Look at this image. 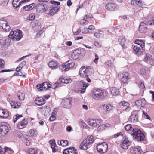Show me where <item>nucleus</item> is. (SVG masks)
I'll use <instances>...</instances> for the list:
<instances>
[{
	"instance_id": "obj_12",
	"label": "nucleus",
	"mask_w": 154,
	"mask_h": 154,
	"mask_svg": "<svg viewBox=\"0 0 154 154\" xmlns=\"http://www.w3.org/2000/svg\"><path fill=\"white\" fill-rule=\"evenodd\" d=\"M72 100L70 98L65 99L61 103V104L64 108H70L72 106L71 104Z\"/></svg>"
},
{
	"instance_id": "obj_25",
	"label": "nucleus",
	"mask_w": 154,
	"mask_h": 154,
	"mask_svg": "<svg viewBox=\"0 0 154 154\" xmlns=\"http://www.w3.org/2000/svg\"><path fill=\"white\" fill-rule=\"evenodd\" d=\"M49 143L51 145V147L52 149L53 152H55L57 150L56 148H57L55 140L54 139L50 140L49 141Z\"/></svg>"
},
{
	"instance_id": "obj_59",
	"label": "nucleus",
	"mask_w": 154,
	"mask_h": 154,
	"mask_svg": "<svg viewBox=\"0 0 154 154\" xmlns=\"http://www.w3.org/2000/svg\"><path fill=\"white\" fill-rule=\"evenodd\" d=\"M5 62L3 59H1L0 60V67H4V66Z\"/></svg>"
},
{
	"instance_id": "obj_62",
	"label": "nucleus",
	"mask_w": 154,
	"mask_h": 154,
	"mask_svg": "<svg viewBox=\"0 0 154 154\" xmlns=\"http://www.w3.org/2000/svg\"><path fill=\"white\" fill-rule=\"evenodd\" d=\"M29 5H26L23 7V9L25 11H28L29 10H31V8H29Z\"/></svg>"
},
{
	"instance_id": "obj_57",
	"label": "nucleus",
	"mask_w": 154,
	"mask_h": 154,
	"mask_svg": "<svg viewBox=\"0 0 154 154\" xmlns=\"http://www.w3.org/2000/svg\"><path fill=\"white\" fill-rule=\"evenodd\" d=\"M26 63V61H23L19 64V66L17 67H23L25 65Z\"/></svg>"
},
{
	"instance_id": "obj_33",
	"label": "nucleus",
	"mask_w": 154,
	"mask_h": 154,
	"mask_svg": "<svg viewBox=\"0 0 154 154\" xmlns=\"http://www.w3.org/2000/svg\"><path fill=\"white\" fill-rule=\"evenodd\" d=\"M135 43L138 45V46L143 48L144 47L145 43L142 40L137 39L135 41Z\"/></svg>"
},
{
	"instance_id": "obj_45",
	"label": "nucleus",
	"mask_w": 154,
	"mask_h": 154,
	"mask_svg": "<svg viewBox=\"0 0 154 154\" xmlns=\"http://www.w3.org/2000/svg\"><path fill=\"white\" fill-rule=\"evenodd\" d=\"M22 117L23 116L22 115H19L18 114H16L15 116L13 117L14 122L15 123L19 118Z\"/></svg>"
},
{
	"instance_id": "obj_41",
	"label": "nucleus",
	"mask_w": 154,
	"mask_h": 154,
	"mask_svg": "<svg viewBox=\"0 0 154 154\" xmlns=\"http://www.w3.org/2000/svg\"><path fill=\"white\" fill-rule=\"evenodd\" d=\"M60 82H59L58 81L54 83L51 85V87L53 89H55L57 87H60V85H59Z\"/></svg>"
},
{
	"instance_id": "obj_47",
	"label": "nucleus",
	"mask_w": 154,
	"mask_h": 154,
	"mask_svg": "<svg viewBox=\"0 0 154 154\" xmlns=\"http://www.w3.org/2000/svg\"><path fill=\"white\" fill-rule=\"evenodd\" d=\"M88 21L86 20L84 18L83 19L81 20L80 24L81 25H86L88 24Z\"/></svg>"
},
{
	"instance_id": "obj_28",
	"label": "nucleus",
	"mask_w": 154,
	"mask_h": 154,
	"mask_svg": "<svg viewBox=\"0 0 154 154\" xmlns=\"http://www.w3.org/2000/svg\"><path fill=\"white\" fill-rule=\"evenodd\" d=\"M1 48L2 50H6L8 48L9 44L5 41H3L1 42Z\"/></svg>"
},
{
	"instance_id": "obj_60",
	"label": "nucleus",
	"mask_w": 154,
	"mask_h": 154,
	"mask_svg": "<svg viewBox=\"0 0 154 154\" xmlns=\"http://www.w3.org/2000/svg\"><path fill=\"white\" fill-rule=\"evenodd\" d=\"M96 120V126L102 122V120L100 119H95Z\"/></svg>"
},
{
	"instance_id": "obj_51",
	"label": "nucleus",
	"mask_w": 154,
	"mask_h": 154,
	"mask_svg": "<svg viewBox=\"0 0 154 154\" xmlns=\"http://www.w3.org/2000/svg\"><path fill=\"white\" fill-rule=\"evenodd\" d=\"M35 15L33 14H32L29 15L28 18V20L29 21L33 20L35 19Z\"/></svg>"
},
{
	"instance_id": "obj_5",
	"label": "nucleus",
	"mask_w": 154,
	"mask_h": 154,
	"mask_svg": "<svg viewBox=\"0 0 154 154\" xmlns=\"http://www.w3.org/2000/svg\"><path fill=\"white\" fill-rule=\"evenodd\" d=\"M101 112L105 114L112 111L113 109L112 106L110 104H104L100 106Z\"/></svg>"
},
{
	"instance_id": "obj_48",
	"label": "nucleus",
	"mask_w": 154,
	"mask_h": 154,
	"mask_svg": "<svg viewBox=\"0 0 154 154\" xmlns=\"http://www.w3.org/2000/svg\"><path fill=\"white\" fill-rule=\"evenodd\" d=\"M60 144L62 146H66L68 144V142L66 140H62L61 141H60Z\"/></svg>"
},
{
	"instance_id": "obj_42",
	"label": "nucleus",
	"mask_w": 154,
	"mask_h": 154,
	"mask_svg": "<svg viewBox=\"0 0 154 154\" xmlns=\"http://www.w3.org/2000/svg\"><path fill=\"white\" fill-rule=\"evenodd\" d=\"M135 104L138 107H143L144 106V104L140 100L136 101L135 102Z\"/></svg>"
},
{
	"instance_id": "obj_55",
	"label": "nucleus",
	"mask_w": 154,
	"mask_h": 154,
	"mask_svg": "<svg viewBox=\"0 0 154 154\" xmlns=\"http://www.w3.org/2000/svg\"><path fill=\"white\" fill-rule=\"evenodd\" d=\"M50 2L51 4H52L54 5L55 6H58L60 4V3L58 1H51V0L50 1Z\"/></svg>"
},
{
	"instance_id": "obj_37",
	"label": "nucleus",
	"mask_w": 154,
	"mask_h": 154,
	"mask_svg": "<svg viewBox=\"0 0 154 154\" xmlns=\"http://www.w3.org/2000/svg\"><path fill=\"white\" fill-rule=\"evenodd\" d=\"M5 152L11 153L13 152V151L11 149L8 148H5L4 151L3 150L0 151V154H5Z\"/></svg>"
},
{
	"instance_id": "obj_53",
	"label": "nucleus",
	"mask_w": 154,
	"mask_h": 154,
	"mask_svg": "<svg viewBox=\"0 0 154 154\" xmlns=\"http://www.w3.org/2000/svg\"><path fill=\"white\" fill-rule=\"evenodd\" d=\"M80 125L82 126L84 128H87V124L83 121L82 120L80 122Z\"/></svg>"
},
{
	"instance_id": "obj_6",
	"label": "nucleus",
	"mask_w": 154,
	"mask_h": 154,
	"mask_svg": "<svg viewBox=\"0 0 154 154\" xmlns=\"http://www.w3.org/2000/svg\"><path fill=\"white\" fill-rule=\"evenodd\" d=\"M30 0H13L12 2L14 8H17L21 5L26 3Z\"/></svg>"
},
{
	"instance_id": "obj_29",
	"label": "nucleus",
	"mask_w": 154,
	"mask_h": 154,
	"mask_svg": "<svg viewBox=\"0 0 154 154\" xmlns=\"http://www.w3.org/2000/svg\"><path fill=\"white\" fill-rule=\"evenodd\" d=\"M143 48L141 47L140 48V47L136 45L134 47L133 49L136 52L140 54H141L143 50Z\"/></svg>"
},
{
	"instance_id": "obj_34",
	"label": "nucleus",
	"mask_w": 154,
	"mask_h": 154,
	"mask_svg": "<svg viewBox=\"0 0 154 154\" xmlns=\"http://www.w3.org/2000/svg\"><path fill=\"white\" fill-rule=\"evenodd\" d=\"M110 92L113 95H117L119 94V91L116 88H112L110 89Z\"/></svg>"
},
{
	"instance_id": "obj_30",
	"label": "nucleus",
	"mask_w": 154,
	"mask_h": 154,
	"mask_svg": "<svg viewBox=\"0 0 154 154\" xmlns=\"http://www.w3.org/2000/svg\"><path fill=\"white\" fill-rule=\"evenodd\" d=\"M109 126L108 124L101 125L98 127L97 131H101L106 129Z\"/></svg>"
},
{
	"instance_id": "obj_49",
	"label": "nucleus",
	"mask_w": 154,
	"mask_h": 154,
	"mask_svg": "<svg viewBox=\"0 0 154 154\" xmlns=\"http://www.w3.org/2000/svg\"><path fill=\"white\" fill-rule=\"evenodd\" d=\"M44 34V31L42 30H41L37 34L36 37L39 38L42 37L43 36Z\"/></svg>"
},
{
	"instance_id": "obj_18",
	"label": "nucleus",
	"mask_w": 154,
	"mask_h": 154,
	"mask_svg": "<svg viewBox=\"0 0 154 154\" xmlns=\"http://www.w3.org/2000/svg\"><path fill=\"white\" fill-rule=\"evenodd\" d=\"M137 114L136 113H132L128 121L131 123H134L138 121V116Z\"/></svg>"
},
{
	"instance_id": "obj_43",
	"label": "nucleus",
	"mask_w": 154,
	"mask_h": 154,
	"mask_svg": "<svg viewBox=\"0 0 154 154\" xmlns=\"http://www.w3.org/2000/svg\"><path fill=\"white\" fill-rule=\"evenodd\" d=\"M133 129L134 128H132L131 124H127L125 126V130L126 131H129L130 134L131 132L133 130Z\"/></svg>"
},
{
	"instance_id": "obj_58",
	"label": "nucleus",
	"mask_w": 154,
	"mask_h": 154,
	"mask_svg": "<svg viewBox=\"0 0 154 154\" xmlns=\"http://www.w3.org/2000/svg\"><path fill=\"white\" fill-rule=\"evenodd\" d=\"M148 23L150 25H152L154 24V17H152L151 20L149 21Z\"/></svg>"
},
{
	"instance_id": "obj_56",
	"label": "nucleus",
	"mask_w": 154,
	"mask_h": 154,
	"mask_svg": "<svg viewBox=\"0 0 154 154\" xmlns=\"http://www.w3.org/2000/svg\"><path fill=\"white\" fill-rule=\"evenodd\" d=\"M81 29H78L76 31H73L74 35H78L81 32Z\"/></svg>"
},
{
	"instance_id": "obj_20",
	"label": "nucleus",
	"mask_w": 154,
	"mask_h": 154,
	"mask_svg": "<svg viewBox=\"0 0 154 154\" xmlns=\"http://www.w3.org/2000/svg\"><path fill=\"white\" fill-rule=\"evenodd\" d=\"M8 127L5 125H2L0 127V133L2 135H5L8 133Z\"/></svg>"
},
{
	"instance_id": "obj_10",
	"label": "nucleus",
	"mask_w": 154,
	"mask_h": 154,
	"mask_svg": "<svg viewBox=\"0 0 154 154\" xmlns=\"http://www.w3.org/2000/svg\"><path fill=\"white\" fill-rule=\"evenodd\" d=\"M0 27L5 30L6 32L9 31L10 29V26L8 25L7 22L3 20H0Z\"/></svg>"
},
{
	"instance_id": "obj_13",
	"label": "nucleus",
	"mask_w": 154,
	"mask_h": 154,
	"mask_svg": "<svg viewBox=\"0 0 154 154\" xmlns=\"http://www.w3.org/2000/svg\"><path fill=\"white\" fill-rule=\"evenodd\" d=\"M58 10L57 7H49L45 11V13L50 15L53 16L55 14Z\"/></svg>"
},
{
	"instance_id": "obj_16",
	"label": "nucleus",
	"mask_w": 154,
	"mask_h": 154,
	"mask_svg": "<svg viewBox=\"0 0 154 154\" xmlns=\"http://www.w3.org/2000/svg\"><path fill=\"white\" fill-rule=\"evenodd\" d=\"M146 29L147 25L144 22L141 21L139 27V31L141 33H144L146 32Z\"/></svg>"
},
{
	"instance_id": "obj_44",
	"label": "nucleus",
	"mask_w": 154,
	"mask_h": 154,
	"mask_svg": "<svg viewBox=\"0 0 154 154\" xmlns=\"http://www.w3.org/2000/svg\"><path fill=\"white\" fill-rule=\"evenodd\" d=\"M29 133L31 136H35L37 134V131L36 130L31 129L29 131Z\"/></svg>"
},
{
	"instance_id": "obj_61",
	"label": "nucleus",
	"mask_w": 154,
	"mask_h": 154,
	"mask_svg": "<svg viewBox=\"0 0 154 154\" xmlns=\"http://www.w3.org/2000/svg\"><path fill=\"white\" fill-rule=\"evenodd\" d=\"M88 28H85L82 31V32L84 34L88 33L89 32Z\"/></svg>"
},
{
	"instance_id": "obj_52",
	"label": "nucleus",
	"mask_w": 154,
	"mask_h": 154,
	"mask_svg": "<svg viewBox=\"0 0 154 154\" xmlns=\"http://www.w3.org/2000/svg\"><path fill=\"white\" fill-rule=\"evenodd\" d=\"M69 68H60L59 69L60 71L63 73H64L66 71L69 70Z\"/></svg>"
},
{
	"instance_id": "obj_1",
	"label": "nucleus",
	"mask_w": 154,
	"mask_h": 154,
	"mask_svg": "<svg viewBox=\"0 0 154 154\" xmlns=\"http://www.w3.org/2000/svg\"><path fill=\"white\" fill-rule=\"evenodd\" d=\"M92 94L93 98L96 100H102L106 96V92L100 89L94 90Z\"/></svg>"
},
{
	"instance_id": "obj_2",
	"label": "nucleus",
	"mask_w": 154,
	"mask_h": 154,
	"mask_svg": "<svg viewBox=\"0 0 154 154\" xmlns=\"http://www.w3.org/2000/svg\"><path fill=\"white\" fill-rule=\"evenodd\" d=\"M131 134L133 136L136 140L141 141L144 140V135L140 129H133L131 132Z\"/></svg>"
},
{
	"instance_id": "obj_36",
	"label": "nucleus",
	"mask_w": 154,
	"mask_h": 154,
	"mask_svg": "<svg viewBox=\"0 0 154 154\" xmlns=\"http://www.w3.org/2000/svg\"><path fill=\"white\" fill-rule=\"evenodd\" d=\"M42 108L43 110L45 111V115H47L48 114H50L51 112V110L50 108L48 107L47 106H44L42 107Z\"/></svg>"
},
{
	"instance_id": "obj_8",
	"label": "nucleus",
	"mask_w": 154,
	"mask_h": 154,
	"mask_svg": "<svg viewBox=\"0 0 154 154\" xmlns=\"http://www.w3.org/2000/svg\"><path fill=\"white\" fill-rule=\"evenodd\" d=\"M131 142L126 137L124 138L122 140L121 146L124 149H127L131 144Z\"/></svg>"
},
{
	"instance_id": "obj_19",
	"label": "nucleus",
	"mask_w": 154,
	"mask_h": 154,
	"mask_svg": "<svg viewBox=\"0 0 154 154\" xmlns=\"http://www.w3.org/2000/svg\"><path fill=\"white\" fill-rule=\"evenodd\" d=\"M9 115V113L6 110H3L0 109V117L3 118H6Z\"/></svg>"
},
{
	"instance_id": "obj_27",
	"label": "nucleus",
	"mask_w": 154,
	"mask_h": 154,
	"mask_svg": "<svg viewBox=\"0 0 154 154\" xmlns=\"http://www.w3.org/2000/svg\"><path fill=\"white\" fill-rule=\"evenodd\" d=\"M130 152L131 154H140L141 153L140 149L135 147L131 148Z\"/></svg>"
},
{
	"instance_id": "obj_64",
	"label": "nucleus",
	"mask_w": 154,
	"mask_h": 154,
	"mask_svg": "<svg viewBox=\"0 0 154 154\" xmlns=\"http://www.w3.org/2000/svg\"><path fill=\"white\" fill-rule=\"evenodd\" d=\"M136 4L140 7H142V3L140 0H137Z\"/></svg>"
},
{
	"instance_id": "obj_40",
	"label": "nucleus",
	"mask_w": 154,
	"mask_h": 154,
	"mask_svg": "<svg viewBox=\"0 0 154 154\" xmlns=\"http://www.w3.org/2000/svg\"><path fill=\"white\" fill-rule=\"evenodd\" d=\"M28 152L29 154H35L37 153V150L33 148H29Z\"/></svg>"
},
{
	"instance_id": "obj_21",
	"label": "nucleus",
	"mask_w": 154,
	"mask_h": 154,
	"mask_svg": "<svg viewBox=\"0 0 154 154\" xmlns=\"http://www.w3.org/2000/svg\"><path fill=\"white\" fill-rule=\"evenodd\" d=\"M75 63L72 60H69L65 63L62 64L61 66H64V67H73L75 65Z\"/></svg>"
},
{
	"instance_id": "obj_35",
	"label": "nucleus",
	"mask_w": 154,
	"mask_h": 154,
	"mask_svg": "<svg viewBox=\"0 0 154 154\" xmlns=\"http://www.w3.org/2000/svg\"><path fill=\"white\" fill-rule=\"evenodd\" d=\"M119 42L120 44L122 46H123L125 45V37L123 36H120L119 38Z\"/></svg>"
},
{
	"instance_id": "obj_38",
	"label": "nucleus",
	"mask_w": 154,
	"mask_h": 154,
	"mask_svg": "<svg viewBox=\"0 0 154 154\" xmlns=\"http://www.w3.org/2000/svg\"><path fill=\"white\" fill-rule=\"evenodd\" d=\"M89 124L91 125L94 127H96V120L95 119H89L88 121Z\"/></svg>"
},
{
	"instance_id": "obj_15",
	"label": "nucleus",
	"mask_w": 154,
	"mask_h": 154,
	"mask_svg": "<svg viewBox=\"0 0 154 154\" xmlns=\"http://www.w3.org/2000/svg\"><path fill=\"white\" fill-rule=\"evenodd\" d=\"M76 149L74 147H70L63 151V154H77Z\"/></svg>"
},
{
	"instance_id": "obj_39",
	"label": "nucleus",
	"mask_w": 154,
	"mask_h": 154,
	"mask_svg": "<svg viewBox=\"0 0 154 154\" xmlns=\"http://www.w3.org/2000/svg\"><path fill=\"white\" fill-rule=\"evenodd\" d=\"M11 107L14 108H18L20 106V103H15L13 101L11 103Z\"/></svg>"
},
{
	"instance_id": "obj_23",
	"label": "nucleus",
	"mask_w": 154,
	"mask_h": 154,
	"mask_svg": "<svg viewBox=\"0 0 154 154\" xmlns=\"http://www.w3.org/2000/svg\"><path fill=\"white\" fill-rule=\"evenodd\" d=\"M88 68H80L79 71L80 75L83 77H86L87 75V72L88 71Z\"/></svg>"
},
{
	"instance_id": "obj_54",
	"label": "nucleus",
	"mask_w": 154,
	"mask_h": 154,
	"mask_svg": "<svg viewBox=\"0 0 154 154\" xmlns=\"http://www.w3.org/2000/svg\"><path fill=\"white\" fill-rule=\"evenodd\" d=\"M121 104L122 106L124 107H125L126 106H129V104L128 102L125 101L122 102Z\"/></svg>"
},
{
	"instance_id": "obj_14",
	"label": "nucleus",
	"mask_w": 154,
	"mask_h": 154,
	"mask_svg": "<svg viewBox=\"0 0 154 154\" xmlns=\"http://www.w3.org/2000/svg\"><path fill=\"white\" fill-rule=\"evenodd\" d=\"M80 86L81 89L80 92L83 93L85 92L86 88L89 85L88 83L84 82L83 80L79 82Z\"/></svg>"
},
{
	"instance_id": "obj_22",
	"label": "nucleus",
	"mask_w": 154,
	"mask_h": 154,
	"mask_svg": "<svg viewBox=\"0 0 154 154\" xmlns=\"http://www.w3.org/2000/svg\"><path fill=\"white\" fill-rule=\"evenodd\" d=\"M35 102L37 105L40 106L44 104L45 103V100L42 98L39 97L35 99Z\"/></svg>"
},
{
	"instance_id": "obj_31",
	"label": "nucleus",
	"mask_w": 154,
	"mask_h": 154,
	"mask_svg": "<svg viewBox=\"0 0 154 154\" xmlns=\"http://www.w3.org/2000/svg\"><path fill=\"white\" fill-rule=\"evenodd\" d=\"M85 140H86V141L88 143L87 144L89 145L93 143L94 141V139L92 136L87 137Z\"/></svg>"
},
{
	"instance_id": "obj_4",
	"label": "nucleus",
	"mask_w": 154,
	"mask_h": 154,
	"mask_svg": "<svg viewBox=\"0 0 154 154\" xmlns=\"http://www.w3.org/2000/svg\"><path fill=\"white\" fill-rule=\"evenodd\" d=\"M97 150L101 153L105 152L108 149L107 144L105 142L101 143L97 147Z\"/></svg>"
},
{
	"instance_id": "obj_46",
	"label": "nucleus",
	"mask_w": 154,
	"mask_h": 154,
	"mask_svg": "<svg viewBox=\"0 0 154 154\" xmlns=\"http://www.w3.org/2000/svg\"><path fill=\"white\" fill-rule=\"evenodd\" d=\"M25 73L24 72H22L20 70V71L18 72H15L14 73V76H16V75H19V76H22L23 77H25Z\"/></svg>"
},
{
	"instance_id": "obj_9",
	"label": "nucleus",
	"mask_w": 154,
	"mask_h": 154,
	"mask_svg": "<svg viewBox=\"0 0 154 154\" xmlns=\"http://www.w3.org/2000/svg\"><path fill=\"white\" fill-rule=\"evenodd\" d=\"M37 88L39 91L47 90L48 88H51V84L47 82H45L42 84H38Z\"/></svg>"
},
{
	"instance_id": "obj_24",
	"label": "nucleus",
	"mask_w": 154,
	"mask_h": 154,
	"mask_svg": "<svg viewBox=\"0 0 154 154\" xmlns=\"http://www.w3.org/2000/svg\"><path fill=\"white\" fill-rule=\"evenodd\" d=\"M48 64L49 67H60V65H59L57 62L53 60L49 62Z\"/></svg>"
},
{
	"instance_id": "obj_32",
	"label": "nucleus",
	"mask_w": 154,
	"mask_h": 154,
	"mask_svg": "<svg viewBox=\"0 0 154 154\" xmlns=\"http://www.w3.org/2000/svg\"><path fill=\"white\" fill-rule=\"evenodd\" d=\"M17 96L20 100H23L25 97V93L22 91H19L17 92Z\"/></svg>"
},
{
	"instance_id": "obj_26",
	"label": "nucleus",
	"mask_w": 154,
	"mask_h": 154,
	"mask_svg": "<svg viewBox=\"0 0 154 154\" xmlns=\"http://www.w3.org/2000/svg\"><path fill=\"white\" fill-rule=\"evenodd\" d=\"M87 143L86 140H84L80 144L81 148L83 150H86L90 145L89 144H87Z\"/></svg>"
},
{
	"instance_id": "obj_3",
	"label": "nucleus",
	"mask_w": 154,
	"mask_h": 154,
	"mask_svg": "<svg viewBox=\"0 0 154 154\" xmlns=\"http://www.w3.org/2000/svg\"><path fill=\"white\" fill-rule=\"evenodd\" d=\"M22 32L20 30H17L14 31L12 29L10 32L8 37L13 41H18L22 38Z\"/></svg>"
},
{
	"instance_id": "obj_63",
	"label": "nucleus",
	"mask_w": 154,
	"mask_h": 154,
	"mask_svg": "<svg viewBox=\"0 0 154 154\" xmlns=\"http://www.w3.org/2000/svg\"><path fill=\"white\" fill-rule=\"evenodd\" d=\"M72 80L70 78H68L67 79H65L64 83L66 84L70 83L72 82Z\"/></svg>"
},
{
	"instance_id": "obj_50",
	"label": "nucleus",
	"mask_w": 154,
	"mask_h": 154,
	"mask_svg": "<svg viewBox=\"0 0 154 154\" xmlns=\"http://www.w3.org/2000/svg\"><path fill=\"white\" fill-rule=\"evenodd\" d=\"M72 57L74 59H76L79 56L77 54L76 51L74 52L72 55Z\"/></svg>"
},
{
	"instance_id": "obj_11",
	"label": "nucleus",
	"mask_w": 154,
	"mask_h": 154,
	"mask_svg": "<svg viewBox=\"0 0 154 154\" xmlns=\"http://www.w3.org/2000/svg\"><path fill=\"white\" fill-rule=\"evenodd\" d=\"M105 7L107 10L110 11H115L118 9V6L113 3H109Z\"/></svg>"
},
{
	"instance_id": "obj_7",
	"label": "nucleus",
	"mask_w": 154,
	"mask_h": 154,
	"mask_svg": "<svg viewBox=\"0 0 154 154\" xmlns=\"http://www.w3.org/2000/svg\"><path fill=\"white\" fill-rule=\"evenodd\" d=\"M128 76V73L125 71H123L122 73L119 74L118 75L119 78L123 83H126L128 82L129 79Z\"/></svg>"
},
{
	"instance_id": "obj_17",
	"label": "nucleus",
	"mask_w": 154,
	"mask_h": 154,
	"mask_svg": "<svg viewBox=\"0 0 154 154\" xmlns=\"http://www.w3.org/2000/svg\"><path fill=\"white\" fill-rule=\"evenodd\" d=\"M28 122L27 119H25L22 121L19 122L18 124L17 127L20 129H22L24 128L27 124Z\"/></svg>"
}]
</instances>
